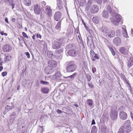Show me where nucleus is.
<instances>
[{
	"instance_id": "c756f323",
	"label": "nucleus",
	"mask_w": 133,
	"mask_h": 133,
	"mask_svg": "<svg viewBox=\"0 0 133 133\" xmlns=\"http://www.w3.org/2000/svg\"><path fill=\"white\" fill-rule=\"evenodd\" d=\"M122 29L123 30L122 31L123 36L125 38L127 37H128V35L126 30L124 28H122Z\"/></svg>"
},
{
	"instance_id": "c9c22d12",
	"label": "nucleus",
	"mask_w": 133,
	"mask_h": 133,
	"mask_svg": "<svg viewBox=\"0 0 133 133\" xmlns=\"http://www.w3.org/2000/svg\"><path fill=\"white\" fill-rule=\"evenodd\" d=\"M61 21L62 20H61L60 21L58 22L56 26L55 27V29L58 30H59L60 29Z\"/></svg>"
},
{
	"instance_id": "de8ad7c7",
	"label": "nucleus",
	"mask_w": 133,
	"mask_h": 133,
	"mask_svg": "<svg viewBox=\"0 0 133 133\" xmlns=\"http://www.w3.org/2000/svg\"><path fill=\"white\" fill-rule=\"evenodd\" d=\"M5 1L6 2H8L9 4L10 5H11V4H12L13 3V0H5Z\"/></svg>"
},
{
	"instance_id": "7ed1b4c3",
	"label": "nucleus",
	"mask_w": 133,
	"mask_h": 133,
	"mask_svg": "<svg viewBox=\"0 0 133 133\" xmlns=\"http://www.w3.org/2000/svg\"><path fill=\"white\" fill-rule=\"evenodd\" d=\"M131 130V126L125 123L121 126L117 133H129Z\"/></svg>"
},
{
	"instance_id": "39448f33",
	"label": "nucleus",
	"mask_w": 133,
	"mask_h": 133,
	"mask_svg": "<svg viewBox=\"0 0 133 133\" xmlns=\"http://www.w3.org/2000/svg\"><path fill=\"white\" fill-rule=\"evenodd\" d=\"M87 44L90 48L94 47V44L92 38L90 36L87 37Z\"/></svg>"
},
{
	"instance_id": "ea45409f",
	"label": "nucleus",
	"mask_w": 133,
	"mask_h": 133,
	"mask_svg": "<svg viewBox=\"0 0 133 133\" xmlns=\"http://www.w3.org/2000/svg\"><path fill=\"white\" fill-rule=\"evenodd\" d=\"M63 51V49L62 48H60L56 50V52L57 54H60Z\"/></svg>"
},
{
	"instance_id": "7c9ffc66",
	"label": "nucleus",
	"mask_w": 133,
	"mask_h": 133,
	"mask_svg": "<svg viewBox=\"0 0 133 133\" xmlns=\"http://www.w3.org/2000/svg\"><path fill=\"white\" fill-rule=\"evenodd\" d=\"M57 6V8L59 10L63 8V4L60 1L58 2Z\"/></svg>"
},
{
	"instance_id": "a878e982",
	"label": "nucleus",
	"mask_w": 133,
	"mask_h": 133,
	"mask_svg": "<svg viewBox=\"0 0 133 133\" xmlns=\"http://www.w3.org/2000/svg\"><path fill=\"white\" fill-rule=\"evenodd\" d=\"M16 118L15 116H10V119L9 120L8 125H11L13 123Z\"/></svg>"
},
{
	"instance_id": "338daca9",
	"label": "nucleus",
	"mask_w": 133,
	"mask_h": 133,
	"mask_svg": "<svg viewBox=\"0 0 133 133\" xmlns=\"http://www.w3.org/2000/svg\"><path fill=\"white\" fill-rule=\"evenodd\" d=\"M10 5L12 6V9H13L14 8V4L12 3V4H11V5Z\"/></svg>"
},
{
	"instance_id": "4d7b16f0",
	"label": "nucleus",
	"mask_w": 133,
	"mask_h": 133,
	"mask_svg": "<svg viewBox=\"0 0 133 133\" xmlns=\"http://www.w3.org/2000/svg\"><path fill=\"white\" fill-rule=\"evenodd\" d=\"M116 33L117 34V35H120L121 32V31L119 30H117L116 31Z\"/></svg>"
},
{
	"instance_id": "774afa93",
	"label": "nucleus",
	"mask_w": 133,
	"mask_h": 133,
	"mask_svg": "<svg viewBox=\"0 0 133 133\" xmlns=\"http://www.w3.org/2000/svg\"><path fill=\"white\" fill-rule=\"evenodd\" d=\"M3 69V67L2 66H0V71H1Z\"/></svg>"
},
{
	"instance_id": "6ab92c4d",
	"label": "nucleus",
	"mask_w": 133,
	"mask_h": 133,
	"mask_svg": "<svg viewBox=\"0 0 133 133\" xmlns=\"http://www.w3.org/2000/svg\"><path fill=\"white\" fill-rule=\"evenodd\" d=\"M25 128L24 126L21 125L19 128L17 129V131L18 133H23L25 131Z\"/></svg>"
},
{
	"instance_id": "4468645a",
	"label": "nucleus",
	"mask_w": 133,
	"mask_h": 133,
	"mask_svg": "<svg viewBox=\"0 0 133 133\" xmlns=\"http://www.w3.org/2000/svg\"><path fill=\"white\" fill-rule=\"evenodd\" d=\"M78 51L74 50H69L68 52V55L70 56H76L78 54Z\"/></svg>"
},
{
	"instance_id": "393cba45",
	"label": "nucleus",
	"mask_w": 133,
	"mask_h": 133,
	"mask_svg": "<svg viewBox=\"0 0 133 133\" xmlns=\"http://www.w3.org/2000/svg\"><path fill=\"white\" fill-rule=\"evenodd\" d=\"M115 35V32L113 30L110 31L108 33V36L110 38H111L114 36Z\"/></svg>"
},
{
	"instance_id": "dca6fc26",
	"label": "nucleus",
	"mask_w": 133,
	"mask_h": 133,
	"mask_svg": "<svg viewBox=\"0 0 133 133\" xmlns=\"http://www.w3.org/2000/svg\"><path fill=\"white\" fill-rule=\"evenodd\" d=\"M113 42L114 44L116 45H119L121 43V39L119 37H116L113 40Z\"/></svg>"
},
{
	"instance_id": "6e6552de",
	"label": "nucleus",
	"mask_w": 133,
	"mask_h": 133,
	"mask_svg": "<svg viewBox=\"0 0 133 133\" xmlns=\"http://www.w3.org/2000/svg\"><path fill=\"white\" fill-rule=\"evenodd\" d=\"M34 10L35 14L37 15L40 14L41 9L39 6L38 4L34 6Z\"/></svg>"
},
{
	"instance_id": "8fccbe9b",
	"label": "nucleus",
	"mask_w": 133,
	"mask_h": 133,
	"mask_svg": "<svg viewBox=\"0 0 133 133\" xmlns=\"http://www.w3.org/2000/svg\"><path fill=\"white\" fill-rule=\"evenodd\" d=\"M22 34L24 37H25L26 38H28V36L25 32H23L22 33Z\"/></svg>"
},
{
	"instance_id": "4c0bfd02",
	"label": "nucleus",
	"mask_w": 133,
	"mask_h": 133,
	"mask_svg": "<svg viewBox=\"0 0 133 133\" xmlns=\"http://www.w3.org/2000/svg\"><path fill=\"white\" fill-rule=\"evenodd\" d=\"M87 103L89 106L91 107L92 104V100L88 99L87 100Z\"/></svg>"
},
{
	"instance_id": "052dcab7",
	"label": "nucleus",
	"mask_w": 133,
	"mask_h": 133,
	"mask_svg": "<svg viewBox=\"0 0 133 133\" xmlns=\"http://www.w3.org/2000/svg\"><path fill=\"white\" fill-rule=\"evenodd\" d=\"M9 56L8 55L6 56L5 57L4 59L7 60H9Z\"/></svg>"
},
{
	"instance_id": "aec40b11",
	"label": "nucleus",
	"mask_w": 133,
	"mask_h": 133,
	"mask_svg": "<svg viewBox=\"0 0 133 133\" xmlns=\"http://www.w3.org/2000/svg\"><path fill=\"white\" fill-rule=\"evenodd\" d=\"M49 91V89L48 88L44 87L41 88V91L43 93L45 94H48Z\"/></svg>"
},
{
	"instance_id": "a18cd8bd",
	"label": "nucleus",
	"mask_w": 133,
	"mask_h": 133,
	"mask_svg": "<svg viewBox=\"0 0 133 133\" xmlns=\"http://www.w3.org/2000/svg\"><path fill=\"white\" fill-rule=\"evenodd\" d=\"M95 54V53L94 52L93 50L91 49L90 50V55L91 58L92 57H93V56Z\"/></svg>"
},
{
	"instance_id": "79ce46f5",
	"label": "nucleus",
	"mask_w": 133,
	"mask_h": 133,
	"mask_svg": "<svg viewBox=\"0 0 133 133\" xmlns=\"http://www.w3.org/2000/svg\"><path fill=\"white\" fill-rule=\"evenodd\" d=\"M43 129L42 127H40L38 129L37 133H42Z\"/></svg>"
},
{
	"instance_id": "e2e57ef3",
	"label": "nucleus",
	"mask_w": 133,
	"mask_h": 133,
	"mask_svg": "<svg viewBox=\"0 0 133 133\" xmlns=\"http://www.w3.org/2000/svg\"><path fill=\"white\" fill-rule=\"evenodd\" d=\"M16 115V114L15 112H13L11 113L10 116H15Z\"/></svg>"
},
{
	"instance_id": "6e6d98bb",
	"label": "nucleus",
	"mask_w": 133,
	"mask_h": 133,
	"mask_svg": "<svg viewBox=\"0 0 133 133\" xmlns=\"http://www.w3.org/2000/svg\"><path fill=\"white\" fill-rule=\"evenodd\" d=\"M25 54L27 56V57L28 58H29L30 57V54L28 52H25Z\"/></svg>"
},
{
	"instance_id": "5701e85b",
	"label": "nucleus",
	"mask_w": 133,
	"mask_h": 133,
	"mask_svg": "<svg viewBox=\"0 0 133 133\" xmlns=\"http://www.w3.org/2000/svg\"><path fill=\"white\" fill-rule=\"evenodd\" d=\"M11 105L9 106L8 105H7L5 107V109L7 110V111H9L10 110L13 109L14 108V104L12 102L11 103Z\"/></svg>"
},
{
	"instance_id": "09e8293b",
	"label": "nucleus",
	"mask_w": 133,
	"mask_h": 133,
	"mask_svg": "<svg viewBox=\"0 0 133 133\" xmlns=\"http://www.w3.org/2000/svg\"><path fill=\"white\" fill-rule=\"evenodd\" d=\"M88 86L91 88H94V86L91 82L88 83Z\"/></svg>"
},
{
	"instance_id": "f8f14e48",
	"label": "nucleus",
	"mask_w": 133,
	"mask_h": 133,
	"mask_svg": "<svg viewBox=\"0 0 133 133\" xmlns=\"http://www.w3.org/2000/svg\"><path fill=\"white\" fill-rule=\"evenodd\" d=\"M48 66L52 68L56 67L57 64V62L56 61L53 60H50L48 62Z\"/></svg>"
},
{
	"instance_id": "0eeeda50",
	"label": "nucleus",
	"mask_w": 133,
	"mask_h": 133,
	"mask_svg": "<svg viewBox=\"0 0 133 133\" xmlns=\"http://www.w3.org/2000/svg\"><path fill=\"white\" fill-rule=\"evenodd\" d=\"M45 11L48 16L50 17L52 16V11L50 6L48 5L46 6Z\"/></svg>"
},
{
	"instance_id": "423d86ee",
	"label": "nucleus",
	"mask_w": 133,
	"mask_h": 133,
	"mask_svg": "<svg viewBox=\"0 0 133 133\" xmlns=\"http://www.w3.org/2000/svg\"><path fill=\"white\" fill-rule=\"evenodd\" d=\"M99 10L98 6L96 5H92L90 8V11L91 13H95L98 12Z\"/></svg>"
},
{
	"instance_id": "b1692460",
	"label": "nucleus",
	"mask_w": 133,
	"mask_h": 133,
	"mask_svg": "<svg viewBox=\"0 0 133 133\" xmlns=\"http://www.w3.org/2000/svg\"><path fill=\"white\" fill-rule=\"evenodd\" d=\"M77 39L78 42L82 45L83 44V42L80 34L79 33L78 35H77Z\"/></svg>"
},
{
	"instance_id": "58836bf2",
	"label": "nucleus",
	"mask_w": 133,
	"mask_h": 133,
	"mask_svg": "<svg viewBox=\"0 0 133 133\" xmlns=\"http://www.w3.org/2000/svg\"><path fill=\"white\" fill-rule=\"evenodd\" d=\"M108 47L112 55L113 56H114L115 55V52L114 51V50L110 46H108Z\"/></svg>"
},
{
	"instance_id": "f704fd0d",
	"label": "nucleus",
	"mask_w": 133,
	"mask_h": 133,
	"mask_svg": "<svg viewBox=\"0 0 133 133\" xmlns=\"http://www.w3.org/2000/svg\"><path fill=\"white\" fill-rule=\"evenodd\" d=\"M119 51L123 54H126L125 49L124 47H121L119 49Z\"/></svg>"
},
{
	"instance_id": "2f4dec72",
	"label": "nucleus",
	"mask_w": 133,
	"mask_h": 133,
	"mask_svg": "<svg viewBox=\"0 0 133 133\" xmlns=\"http://www.w3.org/2000/svg\"><path fill=\"white\" fill-rule=\"evenodd\" d=\"M99 58V55L95 53L94 55L91 58L92 60L93 61H95L96 59H98Z\"/></svg>"
},
{
	"instance_id": "bf43d9fd",
	"label": "nucleus",
	"mask_w": 133,
	"mask_h": 133,
	"mask_svg": "<svg viewBox=\"0 0 133 133\" xmlns=\"http://www.w3.org/2000/svg\"><path fill=\"white\" fill-rule=\"evenodd\" d=\"M36 37L37 38H41L42 36L40 34H37Z\"/></svg>"
},
{
	"instance_id": "c03bdc74",
	"label": "nucleus",
	"mask_w": 133,
	"mask_h": 133,
	"mask_svg": "<svg viewBox=\"0 0 133 133\" xmlns=\"http://www.w3.org/2000/svg\"><path fill=\"white\" fill-rule=\"evenodd\" d=\"M108 30V29L106 27L102 28V32L104 33H106Z\"/></svg>"
},
{
	"instance_id": "2eb2a0df",
	"label": "nucleus",
	"mask_w": 133,
	"mask_h": 133,
	"mask_svg": "<svg viewBox=\"0 0 133 133\" xmlns=\"http://www.w3.org/2000/svg\"><path fill=\"white\" fill-rule=\"evenodd\" d=\"M119 117L121 119L125 120L127 118V115L125 112L121 111L119 113Z\"/></svg>"
},
{
	"instance_id": "680f3d73",
	"label": "nucleus",
	"mask_w": 133,
	"mask_h": 133,
	"mask_svg": "<svg viewBox=\"0 0 133 133\" xmlns=\"http://www.w3.org/2000/svg\"><path fill=\"white\" fill-rule=\"evenodd\" d=\"M62 112V111L59 109H58L57 110V112L58 114H61V113Z\"/></svg>"
},
{
	"instance_id": "e433bc0d",
	"label": "nucleus",
	"mask_w": 133,
	"mask_h": 133,
	"mask_svg": "<svg viewBox=\"0 0 133 133\" xmlns=\"http://www.w3.org/2000/svg\"><path fill=\"white\" fill-rule=\"evenodd\" d=\"M77 73L76 72H75L71 76H68L67 78H70L71 79H73L77 75Z\"/></svg>"
},
{
	"instance_id": "f257e3e1",
	"label": "nucleus",
	"mask_w": 133,
	"mask_h": 133,
	"mask_svg": "<svg viewBox=\"0 0 133 133\" xmlns=\"http://www.w3.org/2000/svg\"><path fill=\"white\" fill-rule=\"evenodd\" d=\"M107 9L110 14H111V16L114 17H110V19L111 22L115 25H118L121 21V16L116 13L113 8H111L109 5L107 6Z\"/></svg>"
},
{
	"instance_id": "72a5a7b5",
	"label": "nucleus",
	"mask_w": 133,
	"mask_h": 133,
	"mask_svg": "<svg viewBox=\"0 0 133 133\" xmlns=\"http://www.w3.org/2000/svg\"><path fill=\"white\" fill-rule=\"evenodd\" d=\"M24 4L27 6H29L31 4V2L30 0H24Z\"/></svg>"
},
{
	"instance_id": "f3484780",
	"label": "nucleus",
	"mask_w": 133,
	"mask_h": 133,
	"mask_svg": "<svg viewBox=\"0 0 133 133\" xmlns=\"http://www.w3.org/2000/svg\"><path fill=\"white\" fill-rule=\"evenodd\" d=\"M61 45V44L59 42L54 41L52 43V47L54 49H57L59 48Z\"/></svg>"
},
{
	"instance_id": "0e129e2a",
	"label": "nucleus",
	"mask_w": 133,
	"mask_h": 133,
	"mask_svg": "<svg viewBox=\"0 0 133 133\" xmlns=\"http://www.w3.org/2000/svg\"><path fill=\"white\" fill-rule=\"evenodd\" d=\"M5 21L8 24H9V22L8 21V18H6L5 19Z\"/></svg>"
},
{
	"instance_id": "412c9836",
	"label": "nucleus",
	"mask_w": 133,
	"mask_h": 133,
	"mask_svg": "<svg viewBox=\"0 0 133 133\" xmlns=\"http://www.w3.org/2000/svg\"><path fill=\"white\" fill-rule=\"evenodd\" d=\"M128 61L127 66L128 67L130 68L133 65V57H130Z\"/></svg>"
},
{
	"instance_id": "4be33fe9",
	"label": "nucleus",
	"mask_w": 133,
	"mask_h": 133,
	"mask_svg": "<svg viewBox=\"0 0 133 133\" xmlns=\"http://www.w3.org/2000/svg\"><path fill=\"white\" fill-rule=\"evenodd\" d=\"M102 16L105 18H108L109 17L108 11L106 10H104L102 11Z\"/></svg>"
},
{
	"instance_id": "37998d69",
	"label": "nucleus",
	"mask_w": 133,
	"mask_h": 133,
	"mask_svg": "<svg viewBox=\"0 0 133 133\" xmlns=\"http://www.w3.org/2000/svg\"><path fill=\"white\" fill-rule=\"evenodd\" d=\"M40 82L41 84L43 85H48L49 83L47 82L44 81L42 80L40 81Z\"/></svg>"
},
{
	"instance_id": "5fc2aeb1",
	"label": "nucleus",
	"mask_w": 133,
	"mask_h": 133,
	"mask_svg": "<svg viewBox=\"0 0 133 133\" xmlns=\"http://www.w3.org/2000/svg\"><path fill=\"white\" fill-rule=\"evenodd\" d=\"M7 72L6 71H4L2 73V75L3 76H6V75L7 74Z\"/></svg>"
},
{
	"instance_id": "1a4fd4ad",
	"label": "nucleus",
	"mask_w": 133,
	"mask_h": 133,
	"mask_svg": "<svg viewBox=\"0 0 133 133\" xmlns=\"http://www.w3.org/2000/svg\"><path fill=\"white\" fill-rule=\"evenodd\" d=\"M45 73L46 74H52L54 71V69L50 66H48L46 67L44 69Z\"/></svg>"
},
{
	"instance_id": "603ef678",
	"label": "nucleus",
	"mask_w": 133,
	"mask_h": 133,
	"mask_svg": "<svg viewBox=\"0 0 133 133\" xmlns=\"http://www.w3.org/2000/svg\"><path fill=\"white\" fill-rule=\"evenodd\" d=\"M46 4V3L44 1H43L41 2V5L42 7L45 6Z\"/></svg>"
},
{
	"instance_id": "ddd939ff",
	"label": "nucleus",
	"mask_w": 133,
	"mask_h": 133,
	"mask_svg": "<svg viewBox=\"0 0 133 133\" xmlns=\"http://www.w3.org/2000/svg\"><path fill=\"white\" fill-rule=\"evenodd\" d=\"M61 16V14L60 11L56 12L54 14V19L56 21L60 20Z\"/></svg>"
},
{
	"instance_id": "49530a36",
	"label": "nucleus",
	"mask_w": 133,
	"mask_h": 133,
	"mask_svg": "<svg viewBox=\"0 0 133 133\" xmlns=\"http://www.w3.org/2000/svg\"><path fill=\"white\" fill-rule=\"evenodd\" d=\"M87 78H88V81H90L91 79V77L89 75L87 74Z\"/></svg>"
},
{
	"instance_id": "473e14b6",
	"label": "nucleus",
	"mask_w": 133,
	"mask_h": 133,
	"mask_svg": "<svg viewBox=\"0 0 133 133\" xmlns=\"http://www.w3.org/2000/svg\"><path fill=\"white\" fill-rule=\"evenodd\" d=\"M97 129L96 126H93L91 128V133H97Z\"/></svg>"
},
{
	"instance_id": "cd10ccee",
	"label": "nucleus",
	"mask_w": 133,
	"mask_h": 133,
	"mask_svg": "<svg viewBox=\"0 0 133 133\" xmlns=\"http://www.w3.org/2000/svg\"><path fill=\"white\" fill-rule=\"evenodd\" d=\"M66 40L67 39L66 38L62 37L59 38L58 42H59L60 44H61H61H62L66 42Z\"/></svg>"
},
{
	"instance_id": "9d476101",
	"label": "nucleus",
	"mask_w": 133,
	"mask_h": 133,
	"mask_svg": "<svg viewBox=\"0 0 133 133\" xmlns=\"http://www.w3.org/2000/svg\"><path fill=\"white\" fill-rule=\"evenodd\" d=\"M62 76V75L61 74L60 72L58 71L53 75L52 78L55 80H58L60 79L61 77Z\"/></svg>"
},
{
	"instance_id": "13d9d810",
	"label": "nucleus",
	"mask_w": 133,
	"mask_h": 133,
	"mask_svg": "<svg viewBox=\"0 0 133 133\" xmlns=\"http://www.w3.org/2000/svg\"><path fill=\"white\" fill-rule=\"evenodd\" d=\"M82 22H83V24L84 25V27H85V28L87 30H88V28L87 27L86 25V24L85 23H84V21H83V20H82Z\"/></svg>"
},
{
	"instance_id": "a19ab883",
	"label": "nucleus",
	"mask_w": 133,
	"mask_h": 133,
	"mask_svg": "<svg viewBox=\"0 0 133 133\" xmlns=\"http://www.w3.org/2000/svg\"><path fill=\"white\" fill-rule=\"evenodd\" d=\"M121 76L122 78L123 79V80L124 81L126 82L128 84V80L126 78L125 76L123 74H121Z\"/></svg>"
},
{
	"instance_id": "3c124183",
	"label": "nucleus",
	"mask_w": 133,
	"mask_h": 133,
	"mask_svg": "<svg viewBox=\"0 0 133 133\" xmlns=\"http://www.w3.org/2000/svg\"><path fill=\"white\" fill-rule=\"evenodd\" d=\"M95 1L99 5L101 4L102 2V0H95Z\"/></svg>"
},
{
	"instance_id": "864d4df0",
	"label": "nucleus",
	"mask_w": 133,
	"mask_h": 133,
	"mask_svg": "<svg viewBox=\"0 0 133 133\" xmlns=\"http://www.w3.org/2000/svg\"><path fill=\"white\" fill-rule=\"evenodd\" d=\"M92 70L93 73H95L96 71V68L94 67H92Z\"/></svg>"
},
{
	"instance_id": "20e7f679",
	"label": "nucleus",
	"mask_w": 133,
	"mask_h": 133,
	"mask_svg": "<svg viewBox=\"0 0 133 133\" xmlns=\"http://www.w3.org/2000/svg\"><path fill=\"white\" fill-rule=\"evenodd\" d=\"M118 112L114 107H112L109 113L111 118L113 121L116 120L117 118Z\"/></svg>"
},
{
	"instance_id": "c85d7f7f",
	"label": "nucleus",
	"mask_w": 133,
	"mask_h": 133,
	"mask_svg": "<svg viewBox=\"0 0 133 133\" xmlns=\"http://www.w3.org/2000/svg\"><path fill=\"white\" fill-rule=\"evenodd\" d=\"M92 21L94 23L98 24L99 22V20L97 17L95 16L93 17Z\"/></svg>"
},
{
	"instance_id": "a211bd4d",
	"label": "nucleus",
	"mask_w": 133,
	"mask_h": 133,
	"mask_svg": "<svg viewBox=\"0 0 133 133\" xmlns=\"http://www.w3.org/2000/svg\"><path fill=\"white\" fill-rule=\"evenodd\" d=\"M100 128L102 133H109L108 129L106 128L104 124H101Z\"/></svg>"
},
{
	"instance_id": "69168bd1",
	"label": "nucleus",
	"mask_w": 133,
	"mask_h": 133,
	"mask_svg": "<svg viewBox=\"0 0 133 133\" xmlns=\"http://www.w3.org/2000/svg\"><path fill=\"white\" fill-rule=\"evenodd\" d=\"M95 124V120L94 119H93L92 120L91 124Z\"/></svg>"
},
{
	"instance_id": "f03ea898",
	"label": "nucleus",
	"mask_w": 133,
	"mask_h": 133,
	"mask_svg": "<svg viewBox=\"0 0 133 133\" xmlns=\"http://www.w3.org/2000/svg\"><path fill=\"white\" fill-rule=\"evenodd\" d=\"M66 66L65 69L67 72H72L76 69L77 66L74 61H70L66 62Z\"/></svg>"
},
{
	"instance_id": "bb28decb",
	"label": "nucleus",
	"mask_w": 133,
	"mask_h": 133,
	"mask_svg": "<svg viewBox=\"0 0 133 133\" xmlns=\"http://www.w3.org/2000/svg\"><path fill=\"white\" fill-rule=\"evenodd\" d=\"M47 55L49 58H53L54 56L53 53L50 51H48L47 52Z\"/></svg>"
},
{
	"instance_id": "9b49d317",
	"label": "nucleus",
	"mask_w": 133,
	"mask_h": 133,
	"mask_svg": "<svg viewBox=\"0 0 133 133\" xmlns=\"http://www.w3.org/2000/svg\"><path fill=\"white\" fill-rule=\"evenodd\" d=\"M3 51L5 52H9L12 50L11 46L9 44H6L4 45L3 47Z\"/></svg>"
}]
</instances>
